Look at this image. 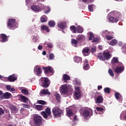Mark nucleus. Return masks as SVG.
Listing matches in <instances>:
<instances>
[{
	"label": "nucleus",
	"mask_w": 126,
	"mask_h": 126,
	"mask_svg": "<svg viewBox=\"0 0 126 126\" xmlns=\"http://www.w3.org/2000/svg\"><path fill=\"white\" fill-rule=\"evenodd\" d=\"M110 91H111V90L109 88H105L104 89L105 93H107V94H110Z\"/></svg>",
	"instance_id": "51"
},
{
	"label": "nucleus",
	"mask_w": 126,
	"mask_h": 126,
	"mask_svg": "<svg viewBox=\"0 0 126 126\" xmlns=\"http://www.w3.org/2000/svg\"><path fill=\"white\" fill-rule=\"evenodd\" d=\"M120 119L122 120H126V111L122 112L120 115Z\"/></svg>",
	"instance_id": "28"
},
{
	"label": "nucleus",
	"mask_w": 126,
	"mask_h": 126,
	"mask_svg": "<svg viewBox=\"0 0 126 126\" xmlns=\"http://www.w3.org/2000/svg\"><path fill=\"white\" fill-rule=\"evenodd\" d=\"M37 103L38 104H40L41 105H46V102L44 100H40L37 101Z\"/></svg>",
	"instance_id": "49"
},
{
	"label": "nucleus",
	"mask_w": 126,
	"mask_h": 126,
	"mask_svg": "<svg viewBox=\"0 0 126 126\" xmlns=\"http://www.w3.org/2000/svg\"><path fill=\"white\" fill-rule=\"evenodd\" d=\"M7 25L10 29H15L18 27V24L15 21V19H9Z\"/></svg>",
	"instance_id": "7"
},
{
	"label": "nucleus",
	"mask_w": 126,
	"mask_h": 126,
	"mask_svg": "<svg viewBox=\"0 0 126 126\" xmlns=\"http://www.w3.org/2000/svg\"><path fill=\"white\" fill-rule=\"evenodd\" d=\"M21 105L22 106H23V107H24V108H26L27 109H30V106H29V105L25 104H22Z\"/></svg>",
	"instance_id": "55"
},
{
	"label": "nucleus",
	"mask_w": 126,
	"mask_h": 126,
	"mask_svg": "<svg viewBox=\"0 0 126 126\" xmlns=\"http://www.w3.org/2000/svg\"><path fill=\"white\" fill-rule=\"evenodd\" d=\"M33 120L35 126H42V117L37 114L32 115Z\"/></svg>",
	"instance_id": "8"
},
{
	"label": "nucleus",
	"mask_w": 126,
	"mask_h": 126,
	"mask_svg": "<svg viewBox=\"0 0 126 126\" xmlns=\"http://www.w3.org/2000/svg\"><path fill=\"white\" fill-rule=\"evenodd\" d=\"M74 61L78 63H81L82 62V59L79 57L75 56L74 57Z\"/></svg>",
	"instance_id": "27"
},
{
	"label": "nucleus",
	"mask_w": 126,
	"mask_h": 126,
	"mask_svg": "<svg viewBox=\"0 0 126 126\" xmlns=\"http://www.w3.org/2000/svg\"><path fill=\"white\" fill-rule=\"evenodd\" d=\"M41 115L43 117L44 119H45V120H50V119H52V112H51V109L49 107H47L45 111L41 112Z\"/></svg>",
	"instance_id": "5"
},
{
	"label": "nucleus",
	"mask_w": 126,
	"mask_h": 126,
	"mask_svg": "<svg viewBox=\"0 0 126 126\" xmlns=\"http://www.w3.org/2000/svg\"><path fill=\"white\" fill-rule=\"evenodd\" d=\"M81 97V91L79 87H75V92L73 94V97L75 99H79Z\"/></svg>",
	"instance_id": "9"
},
{
	"label": "nucleus",
	"mask_w": 126,
	"mask_h": 126,
	"mask_svg": "<svg viewBox=\"0 0 126 126\" xmlns=\"http://www.w3.org/2000/svg\"><path fill=\"white\" fill-rule=\"evenodd\" d=\"M2 114H4V111L2 110V108H0V116L2 115Z\"/></svg>",
	"instance_id": "62"
},
{
	"label": "nucleus",
	"mask_w": 126,
	"mask_h": 126,
	"mask_svg": "<svg viewBox=\"0 0 126 126\" xmlns=\"http://www.w3.org/2000/svg\"><path fill=\"white\" fill-rule=\"evenodd\" d=\"M21 92L23 94H24V95H28L29 94V92L26 89H22Z\"/></svg>",
	"instance_id": "45"
},
{
	"label": "nucleus",
	"mask_w": 126,
	"mask_h": 126,
	"mask_svg": "<svg viewBox=\"0 0 126 126\" xmlns=\"http://www.w3.org/2000/svg\"><path fill=\"white\" fill-rule=\"evenodd\" d=\"M48 24L50 27H55V25H56V23L54 21H50L49 22Z\"/></svg>",
	"instance_id": "44"
},
{
	"label": "nucleus",
	"mask_w": 126,
	"mask_h": 126,
	"mask_svg": "<svg viewBox=\"0 0 126 126\" xmlns=\"http://www.w3.org/2000/svg\"><path fill=\"white\" fill-rule=\"evenodd\" d=\"M88 35L89 36V40H92L93 39V37L94 36L93 32H90L88 33Z\"/></svg>",
	"instance_id": "41"
},
{
	"label": "nucleus",
	"mask_w": 126,
	"mask_h": 126,
	"mask_svg": "<svg viewBox=\"0 0 126 126\" xmlns=\"http://www.w3.org/2000/svg\"><path fill=\"white\" fill-rule=\"evenodd\" d=\"M8 40L7 36L5 34H2L0 35V42L4 43V42H6Z\"/></svg>",
	"instance_id": "18"
},
{
	"label": "nucleus",
	"mask_w": 126,
	"mask_h": 126,
	"mask_svg": "<svg viewBox=\"0 0 126 126\" xmlns=\"http://www.w3.org/2000/svg\"><path fill=\"white\" fill-rule=\"evenodd\" d=\"M103 57L105 60H109L111 58V55L109 53L104 52L103 53Z\"/></svg>",
	"instance_id": "32"
},
{
	"label": "nucleus",
	"mask_w": 126,
	"mask_h": 126,
	"mask_svg": "<svg viewBox=\"0 0 126 126\" xmlns=\"http://www.w3.org/2000/svg\"><path fill=\"white\" fill-rule=\"evenodd\" d=\"M106 38L107 40H112V39H113V38H114V37H113L112 36L109 35V34H108V35H106Z\"/></svg>",
	"instance_id": "57"
},
{
	"label": "nucleus",
	"mask_w": 126,
	"mask_h": 126,
	"mask_svg": "<svg viewBox=\"0 0 126 126\" xmlns=\"http://www.w3.org/2000/svg\"><path fill=\"white\" fill-rule=\"evenodd\" d=\"M39 84L42 87H45V88H48L50 85V80L47 77L41 78L39 80Z\"/></svg>",
	"instance_id": "6"
},
{
	"label": "nucleus",
	"mask_w": 126,
	"mask_h": 126,
	"mask_svg": "<svg viewBox=\"0 0 126 126\" xmlns=\"http://www.w3.org/2000/svg\"><path fill=\"white\" fill-rule=\"evenodd\" d=\"M41 29L43 30V31H46V32H50V29H49V27L46 26V25H42L41 26Z\"/></svg>",
	"instance_id": "34"
},
{
	"label": "nucleus",
	"mask_w": 126,
	"mask_h": 126,
	"mask_svg": "<svg viewBox=\"0 0 126 126\" xmlns=\"http://www.w3.org/2000/svg\"><path fill=\"white\" fill-rule=\"evenodd\" d=\"M118 43V41L116 39H113L110 42V45L111 46H115Z\"/></svg>",
	"instance_id": "42"
},
{
	"label": "nucleus",
	"mask_w": 126,
	"mask_h": 126,
	"mask_svg": "<svg viewBox=\"0 0 126 126\" xmlns=\"http://www.w3.org/2000/svg\"><path fill=\"white\" fill-rule=\"evenodd\" d=\"M32 0H26V4H29V3H31Z\"/></svg>",
	"instance_id": "61"
},
{
	"label": "nucleus",
	"mask_w": 126,
	"mask_h": 126,
	"mask_svg": "<svg viewBox=\"0 0 126 126\" xmlns=\"http://www.w3.org/2000/svg\"><path fill=\"white\" fill-rule=\"evenodd\" d=\"M77 39L79 41H84L85 37L82 34H80L77 36Z\"/></svg>",
	"instance_id": "33"
},
{
	"label": "nucleus",
	"mask_w": 126,
	"mask_h": 126,
	"mask_svg": "<svg viewBox=\"0 0 126 126\" xmlns=\"http://www.w3.org/2000/svg\"><path fill=\"white\" fill-rule=\"evenodd\" d=\"M7 79L10 82H14L17 79V77H16L15 74H13L9 76Z\"/></svg>",
	"instance_id": "19"
},
{
	"label": "nucleus",
	"mask_w": 126,
	"mask_h": 126,
	"mask_svg": "<svg viewBox=\"0 0 126 126\" xmlns=\"http://www.w3.org/2000/svg\"><path fill=\"white\" fill-rule=\"evenodd\" d=\"M93 115L92 110L91 109H85L83 111V116L84 118H87V117H91Z\"/></svg>",
	"instance_id": "11"
},
{
	"label": "nucleus",
	"mask_w": 126,
	"mask_h": 126,
	"mask_svg": "<svg viewBox=\"0 0 126 126\" xmlns=\"http://www.w3.org/2000/svg\"><path fill=\"white\" fill-rule=\"evenodd\" d=\"M115 97L116 98L117 100H118V101H119V102H122L123 99L122 98V95H121L120 93H116Z\"/></svg>",
	"instance_id": "25"
},
{
	"label": "nucleus",
	"mask_w": 126,
	"mask_h": 126,
	"mask_svg": "<svg viewBox=\"0 0 126 126\" xmlns=\"http://www.w3.org/2000/svg\"><path fill=\"white\" fill-rule=\"evenodd\" d=\"M59 90L61 94L66 97L68 95L69 91L72 90V87L71 85L67 84L62 85L60 87Z\"/></svg>",
	"instance_id": "2"
},
{
	"label": "nucleus",
	"mask_w": 126,
	"mask_h": 126,
	"mask_svg": "<svg viewBox=\"0 0 126 126\" xmlns=\"http://www.w3.org/2000/svg\"><path fill=\"white\" fill-rule=\"evenodd\" d=\"M119 63V60L117 58H113L111 61V63L112 64H115V63Z\"/></svg>",
	"instance_id": "40"
},
{
	"label": "nucleus",
	"mask_w": 126,
	"mask_h": 126,
	"mask_svg": "<svg viewBox=\"0 0 126 126\" xmlns=\"http://www.w3.org/2000/svg\"><path fill=\"white\" fill-rule=\"evenodd\" d=\"M123 52L125 55H126V45L123 47Z\"/></svg>",
	"instance_id": "59"
},
{
	"label": "nucleus",
	"mask_w": 126,
	"mask_h": 126,
	"mask_svg": "<svg viewBox=\"0 0 126 126\" xmlns=\"http://www.w3.org/2000/svg\"><path fill=\"white\" fill-rule=\"evenodd\" d=\"M55 58V56H54V54H50L49 55V59L50 60H54Z\"/></svg>",
	"instance_id": "60"
},
{
	"label": "nucleus",
	"mask_w": 126,
	"mask_h": 126,
	"mask_svg": "<svg viewBox=\"0 0 126 126\" xmlns=\"http://www.w3.org/2000/svg\"><path fill=\"white\" fill-rule=\"evenodd\" d=\"M41 22L44 23V22H46L48 20V17L46 15H43L41 17Z\"/></svg>",
	"instance_id": "31"
},
{
	"label": "nucleus",
	"mask_w": 126,
	"mask_h": 126,
	"mask_svg": "<svg viewBox=\"0 0 126 126\" xmlns=\"http://www.w3.org/2000/svg\"><path fill=\"white\" fill-rule=\"evenodd\" d=\"M77 121V117L75 115L73 118V122H76Z\"/></svg>",
	"instance_id": "63"
},
{
	"label": "nucleus",
	"mask_w": 126,
	"mask_h": 126,
	"mask_svg": "<svg viewBox=\"0 0 126 126\" xmlns=\"http://www.w3.org/2000/svg\"><path fill=\"white\" fill-rule=\"evenodd\" d=\"M96 51V46H94L91 48V53H95Z\"/></svg>",
	"instance_id": "56"
},
{
	"label": "nucleus",
	"mask_w": 126,
	"mask_h": 126,
	"mask_svg": "<svg viewBox=\"0 0 126 126\" xmlns=\"http://www.w3.org/2000/svg\"><path fill=\"white\" fill-rule=\"evenodd\" d=\"M98 58L99 60H100V61H104V60H106L105 59V57H104V56H98Z\"/></svg>",
	"instance_id": "58"
},
{
	"label": "nucleus",
	"mask_w": 126,
	"mask_h": 126,
	"mask_svg": "<svg viewBox=\"0 0 126 126\" xmlns=\"http://www.w3.org/2000/svg\"><path fill=\"white\" fill-rule=\"evenodd\" d=\"M43 69L44 70L45 73L53 75L54 74V69L51 66L43 67Z\"/></svg>",
	"instance_id": "10"
},
{
	"label": "nucleus",
	"mask_w": 126,
	"mask_h": 126,
	"mask_svg": "<svg viewBox=\"0 0 126 126\" xmlns=\"http://www.w3.org/2000/svg\"><path fill=\"white\" fill-rule=\"evenodd\" d=\"M54 96H55L56 98V100L58 101V102H61V95L58 93H55Z\"/></svg>",
	"instance_id": "39"
},
{
	"label": "nucleus",
	"mask_w": 126,
	"mask_h": 126,
	"mask_svg": "<svg viewBox=\"0 0 126 126\" xmlns=\"http://www.w3.org/2000/svg\"><path fill=\"white\" fill-rule=\"evenodd\" d=\"M89 68H90V67H89V64H88V60L85 59L84 66H83V69L85 70H88Z\"/></svg>",
	"instance_id": "21"
},
{
	"label": "nucleus",
	"mask_w": 126,
	"mask_h": 126,
	"mask_svg": "<svg viewBox=\"0 0 126 126\" xmlns=\"http://www.w3.org/2000/svg\"><path fill=\"white\" fill-rule=\"evenodd\" d=\"M31 9H32V11L35 12H38V11H41L42 9H44V13L45 14H48L51 10V8L49 6H44V5L41 4L40 3H38L37 5H33L31 7Z\"/></svg>",
	"instance_id": "1"
},
{
	"label": "nucleus",
	"mask_w": 126,
	"mask_h": 126,
	"mask_svg": "<svg viewBox=\"0 0 126 126\" xmlns=\"http://www.w3.org/2000/svg\"><path fill=\"white\" fill-rule=\"evenodd\" d=\"M10 109L11 110V113H13V114L17 113V111H18L17 110V108H16V106H15L14 105H10Z\"/></svg>",
	"instance_id": "22"
},
{
	"label": "nucleus",
	"mask_w": 126,
	"mask_h": 126,
	"mask_svg": "<svg viewBox=\"0 0 126 126\" xmlns=\"http://www.w3.org/2000/svg\"><path fill=\"white\" fill-rule=\"evenodd\" d=\"M52 113L54 117L59 118V117H61L63 114V110L58 106H55L52 109Z\"/></svg>",
	"instance_id": "4"
},
{
	"label": "nucleus",
	"mask_w": 126,
	"mask_h": 126,
	"mask_svg": "<svg viewBox=\"0 0 126 126\" xmlns=\"http://www.w3.org/2000/svg\"><path fill=\"white\" fill-rule=\"evenodd\" d=\"M38 50H42L43 49V46L42 45H39L38 46Z\"/></svg>",
	"instance_id": "64"
},
{
	"label": "nucleus",
	"mask_w": 126,
	"mask_h": 126,
	"mask_svg": "<svg viewBox=\"0 0 126 126\" xmlns=\"http://www.w3.org/2000/svg\"><path fill=\"white\" fill-rule=\"evenodd\" d=\"M35 109L38 111H42L44 110V106L43 105H37L35 106Z\"/></svg>",
	"instance_id": "35"
},
{
	"label": "nucleus",
	"mask_w": 126,
	"mask_h": 126,
	"mask_svg": "<svg viewBox=\"0 0 126 126\" xmlns=\"http://www.w3.org/2000/svg\"><path fill=\"white\" fill-rule=\"evenodd\" d=\"M82 53L85 57L86 56H89V49H88V48H87V47L84 48L82 50Z\"/></svg>",
	"instance_id": "24"
},
{
	"label": "nucleus",
	"mask_w": 126,
	"mask_h": 126,
	"mask_svg": "<svg viewBox=\"0 0 126 126\" xmlns=\"http://www.w3.org/2000/svg\"><path fill=\"white\" fill-rule=\"evenodd\" d=\"M70 29L72 32H73V33L77 32V29H76V27H74V26H71L70 27Z\"/></svg>",
	"instance_id": "37"
},
{
	"label": "nucleus",
	"mask_w": 126,
	"mask_h": 126,
	"mask_svg": "<svg viewBox=\"0 0 126 126\" xmlns=\"http://www.w3.org/2000/svg\"><path fill=\"white\" fill-rule=\"evenodd\" d=\"M43 95H51V93L48 90V89L41 90L40 92V95L43 96Z\"/></svg>",
	"instance_id": "17"
},
{
	"label": "nucleus",
	"mask_w": 126,
	"mask_h": 126,
	"mask_svg": "<svg viewBox=\"0 0 126 126\" xmlns=\"http://www.w3.org/2000/svg\"><path fill=\"white\" fill-rule=\"evenodd\" d=\"M119 65L120 66H117L115 69L114 71L116 73H121V72H123L124 70H125V66H124V65H123V63H120Z\"/></svg>",
	"instance_id": "12"
},
{
	"label": "nucleus",
	"mask_w": 126,
	"mask_h": 126,
	"mask_svg": "<svg viewBox=\"0 0 126 126\" xmlns=\"http://www.w3.org/2000/svg\"><path fill=\"white\" fill-rule=\"evenodd\" d=\"M83 1L85 3H90V2L94 1V0H83Z\"/></svg>",
	"instance_id": "53"
},
{
	"label": "nucleus",
	"mask_w": 126,
	"mask_h": 126,
	"mask_svg": "<svg viewBox=\"0 0 126 126\" xmlns=\"http://www.w3.org/2000/svg\"><path fill=\"white\" fill-rule=\"evenodd\" d=\"M100 34L103 36V37H106L107 35H110L111 32H108V31H102Z\"/></svg>",
	"instance_id": "30"
},
{
	"label": "nucleus",
	"mask_w": 126,
	"mask_h": 126,
	"mask_svg": "<svg viewBox=\"0 0 126 126\" xmlns=\"http://www.w3.org/2000/svg\"><path fill=\"white\" fill-rule=\"evenodd\" d=\"M120 15V13L118 12L117 11H113L110 12L107 16V19L109 21V22L111 23H116L118 22V19L113 17V16H116L120 18L119 15Z\"/></svg>",
	"instance_id": "3"
},
{
	"label": "nucleus",
	"mask_w": 126,
	"mask_h": 126,
	"mask_svg": "<svg viewBox=\"0 0 126 126\" xmlns=\"http://www.w3.org/2000/svg\"><path fill=\"white\" fill-rule=\"evenodd\" d=\"M93 6H94V5H89L88 6V9L89 11H90L91 12H92L93 11Z\"/></svg>",
	"instance_id": "48"
},
{
	"label": "nucleus",
	"mask_w": 126,
	"mask_h": 126,
	"mask_svg": "<svg viewBox=\"0 0 126 126\" xmlns=\"http://www.w3.org/2000/svg\"><path fill=\"white\" fill-rule=\"evenodd\" d=\"M6 88L8 90V91H10V92H13L14 91H15V89L13 88H11V86H10V85H7L6 86Z\"/></svg>",
	"instance_id": "36"
},
{
	"label": "nucleus",
	"mask_w": 126,
	"mask_h": 126,
	"mask_svg": "<svg viewBox=\"0 0 126 126\" xmlns=\"http://www.w3.org/2000/svg\"><path fill=\"white\" fill-rule=\"evenodd\" d=\"M103 101H104V98L101 95L98 96L95 99V102L96 104H102Z\"/></svg>",
	"instance_id": "14"
},
{
	"label": "nucleus",
	"mask_w": 126,
	"mask_h": 126,
	"mask_svg": "<svg viewBox=\"0 0 126 126\" xmlns=\"http://www.w3.org/2000/svg\"><path fill=\"white\" fill-rule=\"evenodd\" d=\"M93 43H98L99 42V38L97 37H94L93 40Z\"/></svg>",
	"instance_id": "54"
},
{
	"label": "nucleus",
	"mask_w": 126,
	"mask_h": 126,
	"mask_svg": "<svg viewBox=\"0 0 126 126\" xmlns=\"http://www.w3.org/2000/svg\"><path fill=\"white\" fill-rule=\"evenodd\" d=\"M96 114H103L104 113V108L103 107H96Z\"/></svg>",
	"instance_id": "26"
},
{
	"label": "nucleus",
	"mask_w": 126,
	"mask_h": 126,
	"mask_svg": "<svg viewBox=\"0 0 126 126\" xmlns=\"http://www.w3.org/2000/svg\"><path fill=\"white\" fill-rule=\"evenodd\" d=\"M44 45H47L48 48H53V44L51 43L45 42Z\"/></svg>",
	"instance_id": "52"
},
{
	"label": "nucleus",
	"mask_w": 126,
	"mask_h": 126,
	"mask_svg": "<svg viewBox=\"0 0 126 126\" xmlns=\"http://www.w3.org/2000/svg\"><path fill=\"white\" fill-rule=\"evenodd\" d=\"M63 79L64 82H67V80H70V77L68 75L65 74L63 75Z\"/></svg>",
	"instance_id": "23"
},
{
	"label": "nucleus",
	"mask_w": 126,
	"mask_h": 126,
	"mask_svg": "<svg viewBox=\"0 0 126 126\" xmlns=\"http://www.w3.org/2000/svg\"><path fill=\"white\" fill-rule=\"evenodd\" d=\"M58 25L60 29H65L66 28V23L64 21L60 22Z\"/></svg>",
	"instance_id": "15"
},
{
	"label": "nucleus",
	"mask_w": 126,
	"mask_h": 126,
	"mask_svg": "<svg viewBox=\"0 0 126 126\" xmlns=\"http://www.w3.org/2000/svg\"><path fill=\"white\" fill-rule=\"evenodd\" d=\"M78 41L75 39H72L71 40V44L73 47H77V44Z\"/></svg>",
	"instance_id": "38"
},
{
	"label": "nucleus",
	"mask_w": 126,
	"mask_h": 126,
	"mask_svg": "<svg viewBox=\"0 0 126 126\" xmlns=\"http://www.w3.org/2000/svg\"><path fill=\"white\" fill-rule=\"evenodd\" d=\"M10 97H11V94L6 92L3 94L2 96H0V99H3V98H5L6 99H9Z\"/></svg>",
	"instance_id": "20"
},
{
	"label": "nucleus",
	"mask_w": 126,
	"mask_h": 126,
	"mask_svg": "<svg viewBox=\"0 0 126 126\" xmlns=\"http://www.w3.org/2000/svg\"><path fill=\"white\" fill-rule=\"evenodd\" d=\"M108 73L110 75V76H114V72H113V70H112V69H109L108 70Z\"/></svg>",
	"instance_id": "50"
},
{
	"label": "nucleus",
	"mask_w": 126,
	"mask_h": 126,
	"mask_svg": "<svg viewBox=\"0 0 126 126\" xmlns=\"http://www.w3.org/2000/svg\"><path fill=\"white\" fill-rule=\"evenodd\" d=\"M73 83L76 84V85H80L81 84V82H80V80L78 79H75L73 81Z\"/></svg>",
	"instance_id": "43"
},
{
	"label": "nucleus",
	"mask_w": 126,
	"mask_h": 126,
	"mask_svg": "<svg viewBox=\"0 0 126 126\" xmlns=\"http://www.w3.org/2000/svg\"><path fill=\"white\" fill-rule=\"evenodd\" d=\"M20 98L23 103H26V102H28V101H29V99L25 96L21 95Z\"/></svg>",
	"instance_id": "29"
},
{
	"label": "nucleus",
	"mask_w": 126,
	"mask_h": 126,
	"mask_svg": "<svg viewBox=\"0 0 126 126\" xmlns=\"http://www.w3.org/2000/svg\"><path fill=\"white\" fill-rule=\"evenodd\" d=\"M34 72L37 76H41L42 73V68L39 66H35L34 69Z\"/></svg>",
	"instance_id": "13"
},
{
	"label": "nucleus",
	"mask_w": 126,
	"mask_h": 126,
	"mask_svg": "<svg viewBox=\"0 0 126 126\" xmlns=\"http://www.w3.org/2000/svg\"><path fill=\"white\" fill-rule=\"evenodd\" d=\"M33 42H38V41H39V36H38L37 35H34L33 38Z\"/></svg>",
	"instance_id": "47"
},
{
	"label": "nucleus",
	"mask_w": 126,
	"mask_h": 126,
	"mask_svg": "<svg viewBox=\"0 0 126 126\" xmlns=\"http://www.w3.org/2000/svg\"><path fill=\"white\" fill-rule=\"evenodd\" d=\"M66 116L67 117H71L73 115V112L72 111V108L71 107H69L66 108Z\"/></svg>",
	"instance_id": "16"
},
{
	"label": "nucleus",
	"mask_w": 126,
	"mask_h": 126,
	"mask_svg": "<svg viewBox=\"0 0 126 126\" xmlns=\"http://www.w3.org/2000/svg\"><path fill=\"white\" fill-rule=\"evenodd\" d=\"M77 32L78 33H82V32H83V29L80 27V26H78L77 28Z\"/></svg>",
	"instance_id": "46"
}]
</instances>
